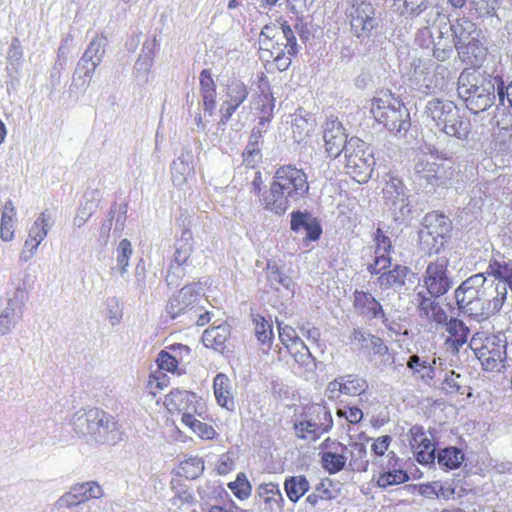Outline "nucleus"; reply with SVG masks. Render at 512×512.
I'll return each mask as SVG.
<instances>
[{
  "label": "nucleus",
  "mask_w": 512,
  "mask_h": 512,
  "mask_svg": "<svg viewBox=\"0 0 512 512\" xmlns=\"http://www.w3.org/2000/svg\"><path fill=\"white\" fill-rule=\"evenodd\" d=\"M309 192L307 175L294 166H282L275 172L269 192L264 196L265 209L283 214L292 204L304 199Z\"/></svg>",
  "instance_id": "obj_1"
},
{
  "label": "nucleus",
  "mask_w": 512,
  "mask_h": 512,
  "mask_svg": "<svg viewBox=\"0 0 512 512\" xmlns=\"http://www.w3.org/2000/svg\"><path fill=\"white\" fill-rule=\"evenodd\" d=\"M455 299L460 310L478 319H486L501 310L499 299H495L482 273L464 280L455 290Z\"/></svg>",
  "instance_id": "obj_2"
},
{
  "label": "nucleus",
  "mask_w": 512,
  "mask_h": 512,
  "mask_svg": "<svg viewBox=\"0 0 512 512\" xmlns=\"http://www.w3.org/2000/svg\"><path fill=\"white\" fill-rule=\"evenodd\" d=\"M499 83V77H493L477 69H465L458 78L457 91L466 107L474 114H478L493 105Z\"/></svg>",
  "instance_id": "obj_3"
},
{
  "label": "nucleus",
  "mask_w": 512,
  "mask_h": 512,
  "mask_svg": "<svg viewBox=\"0 0 512 512\" xmlns=\"http://www.w3.org/2000/svg\"><path fill=\"white\" fill-rule=\"evenodd\" d=\"M71 423L77 434L90 435L101 443L116 444L124 437L118 421L97 407L83 408L75 412Z\"/></svg>",
  "instance_id": "obj_4"
},
{
  "label": "nucleus",
  "mask_w": 512,
  "mask_h": 512,
  "mask_svg": "<svg viewBox=\"0 0 512 512\" xmlns=\"http://www.w3.org/2000/svg\"><path fill=\"white\" fill-rule=\"evenodd\" d=\"M425 113L447 135L458 139L468 137L471 123L460 115L459 108L452 101L432 99L428 101Z\"/></svg>",
  "instance_id": "obj_5"
},
{
  "label": "nucleus",
  "mask_w": 512,
  "mask_h": 512,
  "mask_svg": "<svg viewBox=\"0 0 512 512\" xmlns=\"http://www.w3.org/2000/svg\"><path fill=\"white\" fill-rule=\"evenodd\" d=\"M370 111L376 121L396 136H403L410 129L408 109L391 94H383L372 99Z\"/></svg>",
  "instance_id": "obj_6"
},
{
  "label": "nucleus",
  "mask_w": 512,
  "mask_h": 512,
  "mask_svg": "<svg viewBox=\"0 0 512 512\" xmlns=\"http://www.w3.org/2000/svg\"><path fill=\"white\" fill-rule=\"evenodd\" d=\"M470 347L484 370L499 372L505 367L506 339L503 334L477 332L470 340Z\"/></svg>",
  "instance_id": "obj_7"
},
{
  "label": "nucleus",
  "mask_w": 512,
  "mask_h": 512,
  "mask_svg": "<svg viewBox=\"0 0 512 512\" xmlns=\"http://www.w3.org/2000/svg\"><path fill=\"white\" fill-rule=\"evenodd\" d=\"M345 169L358 183L367 182L372 175L374 158L366 143L352 137L345 145Z\"/></svg>",
  "instance_id": "obj_8"
},
{
  "label": "nucleus",
  "mask_w": 512,
  "mask_h": 512,
  "mask_svg": "<svg viewBox=\"0 0 512 512\" xmlns=\"http://www.w3.org/2000/svg\"><path fill=\"white\" fill-rule=\"evenodd\" d=\"M449 229L450 221L446 216L435 211L426 214L418 232L421 249L429 254L437 252L443 246V237Z\"/></svg>",
  "instance_id": "obj_9"
},
{
  "label": "nucleus",
  "mask_w": 512,
  "mask_h": 512,
  "mask_svg": "<svg viewBox=\"0 0 512 512\" xmlns=\"http://www.w3.org/2000/svg\"><path fill=\"white\" fill-rule=\"evenodd\" d=\"M164 407L170 414L195 413L199 418L206 420V405L201 402V399L196 393L173 389L164 399Z\"/></svg>",
  "instance_id": "obj_10"
},
{
  "label": "nucleus",
  "mask_w": 512,
  "mask_h": 512,
  "mask_svg": "<svg viewBox=\"0 0 512 512\" xmlns=\"http://www.w3.org/2000/svg\"><path fill=\"white\" fill-rule=\"evenodd\" d=\"M448 265L449 260L446 257H439L428 264L423 281L431 296L444 295L452 287L453 279L448 270Z\"/></svg>",
  "instance_id": "obj_11"
},
{
  "label": "nucleus",
  "mask_w": 512,
  "mask_h": 512,
  "mask_svg": "<svg viewBox=\"0 0 512 512\" xmlns=\"http://www.w3.org/2000/svg\"><path fill=\"white\" fill-rule=\"evenodd\" d=\"M375 12L376 9L370 2L353 0L348 16L351 30L356 37L368 38L378 26Z\"/></svg>",
  "instance_id": "obj_12"
},
{
  "label": "nucleus",
  "mask_w": 512,
  "mask_h": 512,
  "mask_svg": "<svg viewBox=\"0 0 512 512\" xmlns=\"http://www.w3.org/2000/svg\"><path fill=\"white\" fill-rule=\"evenodd\" d=\"M383 199L396 221H404L409 217L411 206L405 193L404 184L400 179L390 177L386 181L383 188Z\"/></svg>",
  "instance_id": "obj_13"
},
{
  "label": "nucleus",
  "mask_w": 512,
  "mask_h": 512,
  "mask_svg": "<svg viewBox=\"0 0 512 512\" xmlns=\"http://www.w3.org/2000/svg\"><path fill=\"white\" fill-rule=\"evenodd\" d=\"M487 273L494 277L489 287L495 299H499L500 308H502L507 298V289L512 291V261L490 263Z\"/></svg>",
  "instance_id": "obj_14"
},
{
  "label": "nucleus",
  "mask_w": 512,
  "mask_h": 512,
  "mask_svg": "<svg viewBox=\"0 0 512 512\" xmlns=\"http://www.w3.org/2000/svg\"><path fill=\"white\" fill-rule=\"evenodd\" d=\"M52 224V217L47 212H42L34 221L28 231V236L24 242L21 252V258L28 260L36 252L41 242L47 237L49 228Z\"/></svg>",
  "instance_id": "obj_15"
},
{
  "label": "nucleus",
  "mask_w": 512,
  "mask_h": 512,
  "mask_svg": "<svg viewBox=\"0 0 512 512\" xmlns=\"http://www.w3.org/2000/svg\"><path fill=\"white\" fill-rule=\"evenodd\" d=\"M323 139L326 152L333 158L338 157L341 152L345 151V145L349 141L341 122L335 118L326 120L323 126Z\"/></svg>",
  "instance_id": "obj_16"
},
{
  "label": "nucleus",
  "mask_w": 512,
  "mask_h": 512,
  "mask_svg": "<svg viewBox=\"0 0 512 512\" xmlns=\"http://www.w3.org/2000/svg\"><path fill=\"white\" fill-rule=\"evenodd\" d=\"M319 422L306 420L294 424L295 434L298 438L315 441L332 427V416L329 411L322 408L318 413Z\"/></svg>",
  "instance_id": "obj_17"
},
{
  "label": "nucleus",
  "mask_w": 512,
  "mask_h": 512,
  "mask_svg": "<svg viewBox=\"0 0 512 512\" xmlns=\"http://www.w3.org/2000/svg\"><path fill=\"white\" fill-rule=\"evenodd\" d=\"M353 306L356 312L367 319L381 318L383 324L390 330L393 327L389 324L388 318L384 313L381 304L372 296L364 291L355 290Z\"/></svg>",
  "instance_id": "obj_18"
},
{
  "label": "nucleus",
  "mask_w": 512,
  "mask_h": 512,
  "mask_svg": "<svg viewBox=\"0 0 512 512\" xmlns=\"http://www.w3.org/2000/svg\"><path fill=\"white\" fill-rule=\"evenodd\" d=\"M102 495V488L96 482L77 484L59 499L62 507H73L90 499L99 498Z\"/></svg>",
  "instance_id": "obj_19"
},
{
  "label": "nucleus",
  "mask_w": 512,
  "mask_h": 512,
  "mask_svg": "<svg viewBox=\"0 0 512 512\" xmlns=\"http://www.w3.org/2000/svg\"><path fill=\"white\" fill-rule=\"evenodd\" d=\"M284 39L285 43H281L287 48L289 54L296 53V37L289 26L286 25H266L262 29L259 37V44L266 45L267 42L276 40L277 46L280 40Z\"/></svg>",
  "instance_id": "obj_20"
},
{
  "label": "nucleus",
  "mask_w": 512,
  "mask_h": 512,
  "mask_svg": "<svg viewBox=\"0 0 512 512\" xmlns=\"http://www.w3.org/2000/svg\"><path fill=\"white\" fill-rule=\"evenodd\" d=\"M349 339L358 349L371 350L379 356L388 355L389 349L384 341L363 328H353Z\"/></svg>",
  "instance_id": "obj_21"
},
{
  "label": "nucleus",
  "mask_w": 512,
  "mask_h": 512,
  "mask_svg": "<svg viewBox=\"0 0 512 512\" xmlns=\"http://www.w3.org/2000/svg\"><path fill=\"white\" fill-rule=\"evenodd\" d=\"M414 171V179L420 186L434 188L442 183L443 168L435 162L420 159Z\"/></svg>",
  "instance_id": "obj_22"
},
{
  "label": "nucleus",
  "mask_w": 512,
  "mask_h": 512,
  "mask_svg": "<svg viewBox=\"0 0 512 512\" xmlns=\"http://www.w3.org/2000/svg\"><path fill=\"white\" fill-rule=\"evenodd\" d=\"M262 512H281L284 498L277 484L264 483L256 491Z\"/></svg>",
  "instance_id": "obj_23"
},
{
  "label": "nucleus",
  "mask_w": 512,
  "mask_h": 512,
  "mask_svg": "<svg viewBox=\"0 0 512 512\" xmlns=\"http://www.w3.org/2000/svg\"><path fill=\"white\" fill-rule=\"evenodd\" d=\"M291 229L297 233H302L303 238L310 241L317 240L322 233L316 218L309 213L300 211L291 214Z\"/></svg>",
  "instance_id": "obj_24"
},
{
  "label": "nucleus",
  "mask_w": 512,
  "mask_h": 512,
  "mask_svg": "<svg viewBox=\"0 0 512 512\" xmlns=\"http://www.w3.org/2000/svg\"><path fill=\"white\" fill-rule=\"evenodd\" d=\"M440 358H433L429 361L425 357H421L417 354L411 355L407 361V367L412 370L413 374L416 375L421 381L426 384H430V382L435 377V366Z\"/></svg>",
  "instance_id": "obj_25"
},
{
  "label": "nucleus",
  "mask_w": 512,
  "mask_h": 512,
  "mask_svg": "<svg viewBox=\"0 0 512 512\" xmlns=\"http://www.w3.org/2000/svg\"><path fill=\"white\" fill-rule=\"evenodd\" d=\"M346 445L341 443H333V450L325 451L321 455V462L323 468L330 474H335L341 471L348 460V455H345Z\"/></svg>",
  "instance_id": "obj_26"
},
{
  "label": "nucleus",
  "mask_w": 512,
  "mask_h": 512,
  "mask_svg": "<svg viewBox=\"0 0 512 512\" xmlns=\"http://www.w3.org/2000/svg\"><path fill=\"white\" fill-rule=\"evenodd\" d=\"M17 221V211L11 200L4 203L1 212L0 238L5 242H10L15 237V225Z\"/></svg>",
  "instance_id": "obj_27"
},
{
  "label": "nucleus",
  "mask_w": 512,
  "mask_h": 512,
  "mask_svg": "<svg viewBox=\"0 0 512 512\" xmlns=\"http://www.w3.org/2000/svg\"><path fill=\"white\" fill-rule=\"evenodd\" d=\"M449 28L453 32L452 41L457 50L469 43L476 31V25L467 17L458 18Z\"/></svg>",
  "instance_id": "obj_28"
},
{
  "label": "nucleus",
  "mask_w": 512,
  "mask_h": 512,
  "mask_svg": "<svg viewBox=\"0 0 512 512\" xmlns=\"http://www.w3.org/2000/svg\"><path fill=\"white\" fill-rule=\"evenodd\" d=\"M193 290L191 287L185 286L172 298H170L166 311L169 316L174 319L192 304Z\"/></svg>",
  "instance_id": "obj_29"
},
{
  "label": "nucleus",
  "mask_w": 512,
  "mask_h": 512,
  "mask_svg": "<svg viewBox=\"0 0 512 512\" xmlns=\"http://www.w3.org/2000/svg\"><path fill=\"white\" fill-rule=\"evenodd\" d=\"M197 416L198 415L193 412L185 413L181 417V422L199 438L205 440L213 439L216 434L213 426L201 421Z\"/></svg>",
  "instance_id": "obj_30"
},
{
  "label": "nucleus",
  "mask_w": 512,
  "mask_h": 512,
  "mask_svg": "<svg viewBox=\"0 0 512 512\" xmlns=\"http://www.w3.org/2000/svg\"><path fill=\"white\" fill-rule=\"evenodd\" d=\"M316 128V122L312 118H305L296 115L292 122L293 138L296 142L302 143L310 137Z\"/></svg>",
  "instance_id": "obj_31"
},
{
  "label": "nucleus",
  "mask_w": 512,
  "mask_h": 512,
  "mask_svg": "<svg viewBox=\"0 0 512 512\" xmlns=\"http://www.w3.org/2000/svg\"><path fill=\"white\" fill-rule=\"evenodd\" d=\"M191 240V232H183L181 238L176 243V250L173 258V263L171 264V268H173L174 264H176L177 266H183L187 264L193 249Z\"/></svg>",
  "instance_id": "obj_32"
},
{
  "label": "nucleus",
  "mask_w": 512,
  "mask_h": 512,
  "mask_svg": "<svg viewBox=\"0 0 512 512\" xmlns=\"http://www.w3.org/2000/svg\"><path fill=\"white\" fill-rule=\"evenodd\" d=\"M285 491L292 502L298 501L310 488L308 480L304 476H293L286 479Z\"/></svg>",
  "instance_id": "obj_33"
},
{
  "label": "nucleus",
  "mask_w": 512,
  "mask_h": 512,
  "mask_svg": "<svg viewBox=\"0 0 512 512\" xmlns=\"http://www.w3.org/2000/svg\"><path fill=\"white\" fill-rule=\"evenodd\" d=\"M204 471V463L201 458L191 457L182 461L177 468V475L188 480L198 478Z\"/></svg>",
  "instance_id": "obj_34"
},
{
  "label": "nucleus",
  "mask_w": 512,
  "mask_h": 512,
  "mask_svg": "<svg viewBox=\"0 0 512 512\" xmlns=\"http://www.w3.org/2000/svg\"><path fill=\"white\" fill-rule=\"evenodd\" d=\"M447 331L450 334V338L448 341H451L455 349H458L459 346H462L466 343L469 328L460 320L451 318L449 322L446 323Z\"/></svg>",
  "instance_id": "obj_35"
},
{
  "label": "nucleus",
  "mask_w": 512,
  "mask_h": 512,
  "mask_svg": "<svg viewBox=\"0 0 512 512\" xmlns=\"http://www.w3.org/2000/svg\"><path fill=\"white\" fill-rule=\"evenodd\" d=\"M202 342L205 347L223 353L224 328L219 325L206 329L202 335Z\"/></svg>",
  "instance_id": "obj_36"
},
{
  "label": "nucleus",
  "mask_w": 512,
  "mask_h": 512,
  "mask_svg": "<svg viewBox=\"0 0 512 512\" xmlns=\"http://www.w3.org/2000/svg\"><path fill=\"white\" fill-rule=\"evenodd\" d=\"M226 96L230 99L226 100V112L230 115L247 97V90L244 83L235 81L232 82L227 89Z\"/></svg>",
  "instance_id": "obj_37"
},
{
  "label": "nucleus",
  "mask_w": 512,
  "mask_h": 512,
  "mask_svg": "<svg viewBox=\"0 0 512 512\" xmlns=\"http://www.w3.org/2000/svg\"><path fill=\"white\" fill-rule=\"evenodd\" d=\"M367 454L366 448L362 443L353 442L346 446L345 455L350 459L349 465L352 469L366 470L367 461H363Z\"/></svg>",
  "instance_id": "obj_38"
},
{
  "label": "nucleus",
  "mask_w": 512,
  "mask_h": 512,
  "mask_svg": "<svg viewBox=\"0 0 512 512\" xmlns=\"http://www.w3.org/2000/svg\"><path fill=\"white\" fill-rule=\"evenodd\" d=\"M201 92L203 95L204 106L206 110H212L215 106V85L208 70H203L200 74Z\"/></svg>",
  "instance_id": "obj_39"
},
{
  "label": "nucleus",
  "mask_w": 512,
  "mask_h": 512,
  "mask_svg": "<svg viewBox=\"0 0 512 512\" xmlns=\"http://www.w3.org/2000/svg\"><path fill=\"white\" fill-rule=\"evenodd\" d=\"M368 384L365 379L355 376H341L342 393L348 396H357L366 391Z\"/></svg>",
  "instance_id": "obj_40"
},
{
  "label": "nucleus",
  "mask_w": 512,
  "mask_h": 512,
  "mask_svg": "<svg viewBox=\"0 0 512 512\" xmlns=\"http://www.w3.org/2000/svg\"><path fill=\"white\" fill-rule=\"evenodd\" d=\"M406 267L397 266L392 270L383 272L378 277V282L382 288L400 287L405 283Z\"/></svg>",
  "instance_id": "obj_41"
},
{
  "label": "nucleus",
  "mask_w": 512,
  "mask_h": 512,
  "mask_svg": "<svg viewBox=\"0 0 512 512\" xmlns=\"http://www.w3.org/2000/svg\"><path fill=\"white\" fill-rule=\"evenodd\" d=\"M277 325L279 330V339L288 350H293L295 346L298 347L301 345L303 341L298 336L295 328L279 321H277Z\"/></svg>",
  "instance_id": "obj_42"
},
{
  "label": "nucleus",
  "mask_w": 512,
  "mask_h": 512,
  "mask_svg": "<svg viewBox=\"0 0 512 512\" xmlns=\"http://www.w3.org/2000/svg\"><path fill=\"white\" fill-rule=\"evenodd\" d=\"M463 459L462 451L455 447L445 448L438 454V463L449 469L459 467Z\"/></svg>",
  "instance_id": "obj_43"
},
{
  "label": "nucleus",
  "mask_w": 512,
  "mask_h": 512,
  "mask_svg": "<svg viewBox=\"0 0 512 512\" xmlns=\"http://www.w3.org/2000/svg\"><path fill=\"white\" fill-rule=\"evenodd\" d=\"M424 26L419 29V35L427 36L431 38V32L429 27L436 24L440 18H445L442 12L437 6H429L426 4V9L422 12Z\"/></svg>",
  "instance_id": "obj_44"
},
{
  "label": "nucleus",
  "mask_w": 512,
  "mask_h": 512,
  "mask_svg": "<svg viewBox=\"0 0 512 512\" xmlns=\"http://www.w3.org/2000/svg\"><path fill=\"white\" fill-rule=\"evenodd\" d=\"M253 321L255 324V336L259 342L262 344H267L269 348L273 339L272 325L260 315L255 316Z\"/></svg>",
  "instance_id": "obj_45"
},
{
  "label": "nucleus",
  "mask_w": 512,
  "mask_h": 512,
  "mask_svg": "<svg viewBox=\"0 0 512 512\" xmlns=\"http://www.w3.org/2000/svg\"><path fill=\"white\" fill-rule=\"evenodd\" d=\"M398 2H401V7L397 8L400 14H408L411 18L419 17L428 4V0H394L393 5L396 6Z\"/></svg>",
  "instance_id": "obj_46"
},
{
  "label": "nucleus",
  "mask_w": 512,
  "mask_h": 512,
  "mask_svg": "<svg viewBox=\"0 0 512 512\" xmlns=\"http://www.w3.org/2000/svg\"><path fill=\"white\" fill-rule=\"evenodd\" d=\"M409 480V476L406 471L398 469L391 470L380 474L377 479V485L381 488H386L392 485H398Z\"/></svg>",
  "instance_id": "obj_47"
},
{
  "label": "nucleus",
  "mask_w": 512,
  "mask_h": 512,
  "mask_svg": "<svg viewBox=\"0 0 512 512\" xmlns=\"http://www.w3.org/2000/svg\"><path fill=\"white\" fill-rule=\"evenodd\" d=\"M170 384V378L163 371L153 372L147 381V389L152 396H156Z\"/></svg>",
  "instance_id": "obj_48"
},
{
  "label": "nucleus",
  "mask_w": 512,
  "mask_h": 512,
  "mask_svg": "<svg viewBox=\"0 0 512 512\" xmlns=\"http://www.w3.org/2000/svg\"><path fill=\"white\" fill-rule=\"evenodd\" d=\"M232 493L240 500L247 499L251 494V484L244 473H239L236 479L228 483Z\"/></svg>",
  "instance_id": "obj_49"
},
{
  "label": "nucleus",
  "mask_w": 512,
  "mask_h": 512,
  "mask_svg": "<svg viewBox=\"0 0 512 512\" xmlns=\"http://www.w3.org/2000/svg\"><path fill=\"white\" fill-rule=\"evenodd\" d=\"M232 493L240 500L247 499L251 494V484L244 473H239L236 479L228 483Z\"/></svg>",
  "instance_id": "obj_50"
},
{
  "label": "nucleus",
  "mask_w": 512,
  "mask_h": 512,
  "mask_svg": "<svg viewBox=\"0 0 512 512\" xmlns=\"http://www.w3.org/2000/svg\"><path fill=\"white\" fill-rule=\"evenodd\" d=\"M498 127V134L502 141L506 143L507 139L512 138V112H502L495 116Z\"/></svg>",
  "instance_id": "obj_51"
},
{
  "label": "nucleus",
  "mask_w": 512,
  "mask_h": 512,
  "mask_svg": "<svg viewBox=\"0 0 512 512\" xmlns=\"http://www.w3.org/2000/svg\"><path fill=\"white\" fill-rule=\"evenodd\" d=\"M444 31L443 28L439 29V40L435 43L434 56L436 59L440 61H444L449 57V54L452 52V47L454 43L450 39H446L443 41Z\"/></svg>",
  "instance_id": "obj_52"
},
{
  "label": "nucleus",
  "mask_w": 512,
  "mask_h": 512,
  "mask_svg": "<svg viewBox=\"0 0 512 512\" xmlns=\"http://www.w3.org/2000/svg\"><path fill=\"white\" fill-rule=\"evenodd\" d=\"M414 451L417 461L421 464H429L435 460V447L428 437L421 444V448Z\"/></svg>",
  "instance_id": "obj_53"
},
{
  "label": "nucleus",
  "mask_w": 512,
  "mask_h": 512,
  "mask_svg": "<svg viewBox=\"0 0 512 512\" xmlns=\"http://www.w3.org/2000/svg\"><path fill=\"white\" fill-rule=\"evenodd\" d=\"M261 160L260 147L257 142H249L243 152V162L246 167L254 168Z\"/></svg>",
  "instance_id": "obj_54"
},
{
  "label": "nucleus",
  "mask_w": 512,
  "mask_h": 512,
  "mask_svg": "<svg viewBox=\"0 0 512 512\" xmlns=\"http://www.w3.org/2000/svg\"><path fill=\"white\" fill-rule=\"evenodd\" d=\"M268 281L277 290H279L280 286L288 290H290L293 286L292 279L282 273L278 268H271L268 273Z\"/></svg>",
  "instance_id": "obj_55"
},
{
  "label": "nucleus",
  "mask_w": 512,
  "mask_h": 512,
  "mask_svg": "<svg viewBox=\"0 0 512 512\" xmlns=\"http://www.w3.org/2000/svg\"><path fill=\"white\" fill-rule=\"evenodd\" d=\"M117 261L121 272H125L129 265V259L132 255L131 242L128 239H122L117 248Z\"/></svg>",
  "instance_id": "obj_56"
},
{
  "label": "nucleus",
  "mask_w": 512,
  "mask_h": 512,
  "mask_svg": "<svg viewBox=\"0 0 512 512\" xmlns=\"http://www.w3.org/2000/svg\"><path fill=\"white\" fill-rule=\"evenodd\" d=\"M289 351L300 366L308 368L313 364V357L304 342H302L298 347L295 346L293 350Z\"/></svg>",
  "instance_id": "obj_57"
},
{
  "label": "nucleus",
  "mask_w": 512,
  "mask_h": 512,
  "mask_svg": "<svg viewBox=\"0 0 512 512\" xmlns=\"http://www.w3.org/2000/svg\"><path fill=\"white\" fill-rule=\"evenodd\" d=\"M473 4L479 16H493L500 7V0H474Z\"/></svg>",
  "instance_id": "obj_58"
},
{
  "label": "nucleus",
  "mask_w": 512,
  "mask_h": 512,
  "mask_svg": "<svg viewBox=\"0 0 512 512\" xmlns=\"http://www.w3.org/2000/svg\"><path fill=\"white\" fill-rule=\"evenodd\" d=\"M158 370L167 372H176L178 367V360L174 355L162 350L157 357Z\"/></svg>",
  "instance_id": "obj_59"
},
{
  "label": "nucleus",
  "mask_w": 512,
  "mask_h": 512,
  "mask_svg": "<svg viewBox=\"0 0 512 512\" xmlns=\"http://www.w3.org/2000/svg\"><path fill=\"white\" fill-rule=\"evenodd\" d=\"M407 436L409 444L413 450L421 448V444H423V441L427 438L423 427L420 425L412 426L409 429Z\"/></svg>",
  "instance_id": "obj_60"
},
{
  "label": "nucleus",
  "mask_w": 512,
  "mask_h": 512,
  "mask_svg": "<svg viewBox=\"0 0 512 512\" xmlns=\"http://www.w3.org/2000/svg\"><path fill=\"white\" fill-rule=\"evenodd\" d=\"M390 257L386 254H375V259L372 264L369 265L368 270L371 274H382L390 266Z\"/></svg>",
  "instance_id": "obj_61"
},
{
  "label": "nucleus",
  "mask_w": 512,
  "mask_h": 512,
  "mask_svg": "<svg viewBox=\"0 0 512 512\" xmlns=\"http://www.w3.org/2000/svg\"><path fill=\"white\" fill-rule=\"evenodd\" d=\"M433 296L430 297L425 296L422 292L417 294L416 301L418 302V309L421 317H426L427 314L434 308L438 302L432 299Z\"/></svg>",
  "instance_id": "obj_62"
},
{
  "label": "nucleus",
  "mask_w": 512,
  "mask_h": 512,
  "mask_svg": "<svg viewBox=\"0 0 512 512\" xmlns=\"http://www.w3.org/2000/svg\"><path fill=\"white\" fill-rule=\"evenodd\" d=\"M441 490L442 485L439 482L420 484L418 486L419 494L428 499L437 498Z\"/></svg>",
  "instance_id": "obj_63"
},
{
  "label": "nucleus",
  "mask_w": 512,
  "mask_h": 512,
  "mask_svg": "<svg viewBox=\"0 0 512 512\" xmlns=\"http://www.w3.org/2000/svg\"><path fill=\"white\" fill-rule=\"evenodd\" d=\"M376 249L375 254H386L388 255L391 249V241L389 237L385 236L380 229H377L375 235Z\"/></svg>",
  "instance_id": "obj_64"
}]
</instances>
